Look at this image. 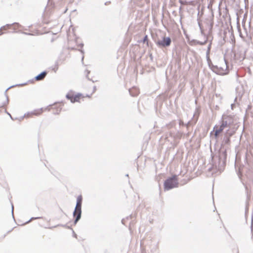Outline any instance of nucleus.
I'll use <instances>...</instances> for the list:
<instances>
[{"label":"nucleus","mask_w":253,"mask_h":253,"mask_svg":"<svg viewBox=\"0 0 253 253\" xmlns=\"http://www.w3.org/2000/svg\"><path fill=\"white\" fill-rule=\"evenodd\" d=\"M178 179L176 175L168 178L164 182V188L166 190H169L178 186Z\"/></svg>","instance_id":"nucleus-1"},{"label":"nucleus","mask_w":253,"mask_h":253,"mask_svg":"<svg viewBox=\"0 0 253 253\" xmlns=\"http://www.w3.org/2000/svg\"><path fill=\"white\" fill-rule=\"evenodd\" d=\"M82 203V196L80 195L77 198V204L74 212V216L75 217V223H76L81 218Z\"/></svg>","instance_id":"nucleus-2"},{"label":"nucleus","mask_w":253,"mask_h":253,"mask_svg":"<svg viewBox=\"0 0 253 253\" xmlns=\"http://www.w3.org/2000/svg\"><path fill=\"white\" fill-rule=\"evenodd\" d=\"M66 97L70 100L71 102L75 103L80 102V100L83 99L84 97L80 93L75 94L73 92H70L66 95Z\"/></svg>","instance_id":"nucleus-3"},{"label":"nucleus","mask_w":253,"mask_h":253,"mask_svg":"<svg viewBox=\"0 0 253 253\" xmlns=\"http://www.w3.org/2000/svg\"><path fill=\"white\" fill-rule=\"evenodd\" d=\"M171 43V39L169 37H164L162 40H159L157 42V44L159 46L165 47L169 46Z\"/></svg>","instance_id":"nucleus-4"},{"label":"nucleus","mask_w":253,"mask_h":253,"mask_svg":"<svg viewBox=\"0 0 253 253\" xmlns=\"http://www.w3.org/2000/svg\"><path fill=\"white\" fill-rule=\"evenodd\" d=\"M63 104L61 103H57L51 106L50 110H56L55 114H58L62 109Z\"/></svg>","instance_id":"nucleus-5"},{"label":"nucleus","mask_w":253,"mask_h":253,"mask_svg":"<svg viewBox=\"0 0 253 253\" xmlns=\"http://www.w3.org/2000/svg\"><path fill=\"white\" fill-rule=\"evenodd\" d=\"M11 25H6L0 28V36L4 34L6 31L11 28Z\"/></svg>","instance_id":"nucleus-6"},{"label":"nucleus","mask_w":253,"mask_h":253,"mask_svg":"<svg viewBox=\"0 0 253 253\" xmlns=\"http://www.w3.org/2000/svg\"><path fill=\"white\" fill-rule=\"evenodd\" d=\"M130 94L133 96H137L139 93V90L136 87H132L129 90Z\"/></svg>","instance_id":"nucleus-7"},{"label":"nucleus","mask_w":253,"mask_h":253,"mask_svg":"<svg viewBox=\"0 0 253 253\" xmlns=\"http://www.w3.org/2000/svg\"><path fill=\"white\" fill-rule=\"evenodd\" d=\"M43 112V109L42 108L38 109L35 110L31 113L32 115L39 116L42 114Z\"/></svg>","instance_id":"nucleus-8"},{"label":"nucleus","mask_w":253,"mask_h":253,"mask_svg":"<svg viewBox=\"0 0 253 253\" xmlns=\"http://www.w3.org/2000/svg\"><path fill=\"white\" fill-rule=\"evenodd\" d=\"M46 75L47 73L46 72H43L39 75H38L37 76H36L35 79L37 81L42 80L45 78Z\"/></svg>","instance_id":"nucleus-9"},{"label":"nucleus","mask_w":253,"mask_h":253,"mask_svg":"<svg viewBox=\"0 0 253 253\" xmlns=\"http://www.w3.org/2000/svg\"><path fill=\"white\" fill-rule=\"evenodd\" d=\"M225 125H224L223 124L220 126V128L218 130H216L215 131V135L216 136H217L223 129L224 127H225Z\"/></svg>","instance_id":"nucleus-10"},{"label":"nucleus","mask_w":253,"mask_h":253,"mask_svg":"<svg viewBox=\"0 0 253 253\" xmlns=\"http://www.w3.org/2000/svg\"><path fill=\"white\" fill-rule=\"evenodd\" d=\"M147 40V36H146L144 39L143 42H145Z\"/></svg>","instance_id":"nucleus-11"},{"label":"nucleus","mask_w":253,"mask_h":253,"mask_svg":"<svg viewBox=\"0 0 253 253\" xmlns=\"http://www.w3.org/2000/svg\"><path fill=\"white\" fill-rule=\"evenodd\" d=\"M7 104V100H6V104H4L3 106H2V107H3V108L5 110V106L6 105V104Z\"/></svg>","instance_id":"nucleus-12"}]
</instances>
